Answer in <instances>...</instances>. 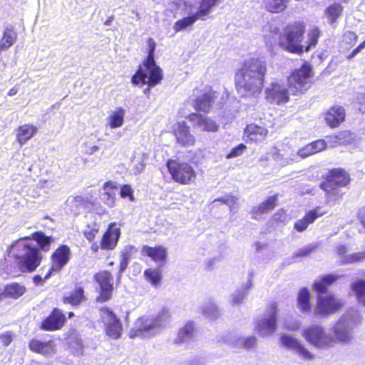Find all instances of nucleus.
<instances>
[{"instance_id": "nucleus-39", "label": "nucleus", "mask_w": 365, "mask_h": 365, "mask_svg": "<svg viewBox=\"0 0 365 365\" xmlns=\"http://www.w3.org/2000/svg\"><path fill=\"white\" fill-rule=\"evenodd\" d=\"M86 299L84 291L81 287H76L68 296L63 298L64 304H69L72 306H77Z\"/></svg>"}, {"instance_id": "nucleus-15", "label": "nucleus", "mask_w": 365, "mask_h": 365, "mask_svg": "<svg viewBox=\"0 0 365 365\" xmlns=\"http://www.w3.org/2000/svg\"><path fill=\"white\" fill-rule=\"evenodd\" d=\"M342 306V301L333 295L321 296L317 299L315 314L331 315L339 311Z\"/></svg>"}, {"instance_id": "nucleus-36", "label": "nucleus", "mask_w": 365, "mask_h": 365, "mask_svg": "<svg viewBox=\"0 0 365 365\" xmlns=\"http://www.w3.org/2000/svg\"><path fill=\"white\" fill-rule=\"evenodd\" d=\"M337 279L334 274H327L316 280L313 284V289L318 293H325L328 287Z\"/></svg>"}, {"instance_id": "nucleus-9", "label": "nucleus", "mask_w": 365, "mask_h": 365, "mask_svg": "<svg viewBox=\"0 0 365 365\" xmlns=\"http://www.w3.org/2000/svg\"><path fill=\"white\" fill-rule=\"evenodd\" d=\"M312 68L304 64L299 69L293 72L288 78L289 88L292 92L303 93L307 91L311 85Z\"/></svg>"}, {"instance_id": "nucleus-57", "label": "nucleus", "mask_w": 365, "mask_h": 365, "mask_svg": "<svg viewBox=\"0 0 365 365\" xmlns=\"http://www.w3.org/2000/svg\"><path fill=\"white\" fill-rule=\"evenodd\" d=\"M246 146L244 144H240L231 150L230 153L227 155V158H232L240 156L242 154Z\"/></svg>"}, {"instance_id": "nucleus-37", "label": "nucleus", "mask_w": 365, "mask_h": 365, "mask_svg": "<svg viewBox=\"0 0 365 365\" xmlns=\"http://www.w3.org/2000/svg\"><path fill=\"white\" fill-rule=\"evenodd\" d=\"M195 331V327L194 324L191 322H187L180 329L175 341L180 344L189 341L193 337Z\"/></svg>"}, {"instance_id": "nucleus-3", "label": "nucleus", "mask_w": 365, "mask_h": 365, "mask_svg": "<svg viewBox=\"0 0 365 365\" xmlns=\"http://www.w3.org/2000/svg\"><path fill=\"white\" fill-rule=\"evenodd\" d=\"M262 32L265 43L269 47H272L278 43L281 48L289 53H303L302 41L305 32V26L303 23L294 22L287 25L282 34L277 26L267 24L264 26Z\"/></svg>"}, {"instance_id": "nucleus-31", "label": "nucleus", "mask_w": 365, "mask_h": 365, "mask_svg": "<svg viewBox=\"0 0 365 365\" xmlns=\"http://www.w3.org/2000/svg\"><path fill=\"white\" fill-rule=\"evenodd\" d=\"M37 132V128L31 124L21 125L16 133V140L22 145L30 140Z\"/></svg>"}, {"instance_id": "nucleus-7", "label": "nucleus", "mask_w": 365, "mask_h": 365, "mask_svg": "<svg viewBox=\"0 0 365 365\" xmlns=\"http://www.w3.org/2000/svg\"><path fill=\"white\" fill-rule=\"evenodd\" d=\"M349 183V175L341 168L330 172L328 179L323 182L320 187L325 192L326 203L330 204L339 199L344 195L341 187Z\"/></svg>"}, {"instance_id": "nucleus-51", "label": "nucleus", "mask_w": 365, "mask_h": 365, "mask_svg": "<svg viewBox=\"0 0 365 365\" xmlns=\"http://www.w3.org/2000/svg\"><path fill=\"white\" fill-rule=\"evenodd\" d=\"M365 259V252H356L351 255H346L342 262L343 263H354L361 262Z\"/></svg>"}, {"instance_id": "nucleus-14", "label": "nucleus", "mask_w": 365, "mask_h": 365, "mask_svg": "<svg viewBox=\"0 0 365 365\" xmlns=\"http://www.w3.org/2000/svg\"><path fill=\"white\" fill-rule=\"evenodd\" d=\"M271 155L275 163L281 167H285L297 162L296 150L287 144H282L278 147H274L271 151Z\"/></svg>"}, {"instance_id": "nucleus-6", "label": "nucleus", "mask_w": 365, "mask_h": 365, "mask_svg": "<svg viewBox=\"0 0 365 365\" xmlns=\"http://www.w3.org/2000/svg\"><path fill=\"white\" fill-rule=\"evenodd\" d=\"M148 43V57L143 62V66L140 67L136 73L132 77V83L138 85L140 83L155 86L160 83L163 78L161 68L155 64L154 54L156 43L152 38H149Z\"/></svg>"}, {"instance_id": "nucleus-22", "label": "nucleus", "mask_w": 365, "mask_h": 365, "mask_svg": "<svg viewBox=\"0 0 365 365\" xmlns=\"http://www.w3.org/2000/svg\"><path fill=\"white\" fill-rule=\"evenodd\" d=\"M66 321L65 315L58 309H54L50 315L42 322L41 329L54 331L61 329Z\"/></svg>"}, {"instance_id": "nucleus-54", "label": "nucleus", "mask_w": 365, "mask_h": 365, "mask_svg": "<svg viewBox=\"0 0 365 365\" xmlns=\"http://www.w3.org/2000/svg\"><path fill=\"white\" fill-rule=\"evenodd\" d=\"M120 195L123 198L128 197L130 202L135 201L133 190L132 187L128 185H124L121 187Z\"/></svg>"}, {"instance_id": "nucleus-33", "label": "nucleus", "mask_w": 365, "mask_h": 365, "mask_svg": "<svg viewBox=\"0 0 365 365\" xmlns=\"http://www.w3.org/2000/svg\"><path fill=\"white\" fill-rule=\"evenodd\" d=\"M252 287V279H248L245 284L240 289H236L230 296V303L232 305H239L244 302L245 298Z\"/></svg>"}, {"instance_id": "nucleus-5", "label": "nucleus", "mask_w": 365, "mask_h": 365, "mask_svg": "<svg viewBox=\"0 0 365 365\" xmlns=\"http://www.w3.org/2000/svg\"><path fill=\"white\" fill-rule=\"evenodd\" d=\"M9 256L18 260L19 268L24 272H33L41 261L38 249L25 239L19 240L10 246Z\"/></svg>"}, {"instance_id": "nucleus-19", "label": "nucleus", "mask_w": 365, "mask_h": 365, "mask_svg": "<svg viewBox=\"0 0 365 365\" xmlns=\"http://www.w3.org/2000/svg\"><path fill=\"white\" fill-rule=\"evenodd\" d=\"M173 131L178 143L183 146H192L195 138L190 132V128L185 121H179L173 126Z\"/></svg>"}, {"instance_id": "nucleus-20", "label": "nucleus", "mask_w": 365, "mask_h": 365, "mask_svg": "<svg viewBox=\"0 0 365 365\" xmlns=\"http://www.w3.org/2000/svg\"><path fill=\"white\" fill-rule=\"evenodd\" d=\"M257 338L254 336L242 337L236 334H230L226 336L225 342L232 349L236 350L240 349H250L257 345Z\"/></svg>"}, {"instance_id": "nucleus-28", "label": "nucleus", "mask_w": 365, "mask_h": 365, "mask_svg": "<svg viewBox=\"0 0 365 365\" xmlns=\"http://www.w3.org/2000/svg\"><path fill=\"white\" fill-rule=\"evenodd\" d=\"M324 118L330 127H337L345 119L344 108L341 106H334L326 113Z\"/></svg>"}, {"instance_id": "nucleus-35", "label": "nucleus", "mask_w": 365, "mask_h": 365, "mask_svg": "<svg viewBox=\"0 0 365 365\" xmlns=\"http://www.w3.org/2000/svg\"><path fill=\"white\" fill-rule=\"evenodd\" d=\"M297 307L302 313L308 312L311 309L310 294L305 287L301 289L298 293Z\"/></svg>"}, {"instance_id": "nucleus-8", "label": "nucleus", "mask_w": 365, "mask_h": 365, "mask_svg": "<svg viewBox=\"0 0 365 365\" xmlns=\"http://www.w3.org/2000/svg\"><path fill=\"white\" fill-rule=\"evenodd\" d=\"M167 167L173 179L182 185H189L195 182L196 172L187 163L176 160H169Z\"/></svg>"}, {"instance_id": "nucleus-60", "label": "nucleus", "mask_w": 365, "mask_h": 365, "mask_svg": "<svg viewBox=\"0 0 365 365\" xmlns=\"http://www.w3.org/2000/svg\"><path fill=\"white\" fill-rule=\"evenodd\" d=\"M135 251V247L133 245H128L124 247L120 252V257L130 259L131 254Z\"/></svg>"}, {"instance_id": "nucleus-21", "label": "nucleus", "mask_w": 365, "mask_h": 365, "mask_svg": "<svg viewBox=\"0 0 365 365\" xmlns=\"http://www.w3.org/2000/svg\"><path fill=\"white\" fill-rule=\"evenodd\" d=\"M143 256L150 257L156 264L162 266L167 260L168 250L163 246L150 247L144 245L140 251Z\"/></svg>"}, {"instance_id": "nucleus-52", "label": "nucleus", "mask_w": 365, "mask_h": 365, "mask_svg": "<svg viewBox=\"0 0 365 365\" xmlns=\"http://www.w3.org/2000/svg\"><path fill=\"white\" fill-rule=\"evenodd\" d=\"M296 154H297V162L299 161L300 159L306 158L312 155H314L312 147H310L309 144L306 145L304 147L299 149L296 151Z\"/></svg>"}, {"instance_id": "nucleus-45", "label": "nucleus", "mask_w": 365, "mask_h": 365, "mask_svg": "<svg viewBox=\"0 0 365 365\" xmlns=\"http://www.w3.org/2000/svg\"><path fill=\"white\" fill-rule=\"evenodd\" d=\"M33 238L42 250L48 251L50 249L51 237L45 235L43 232H35L33 234Z\"/></svg>"}, {"instance_id": "nucleus-43", "label": "nucleus", "mask_w": 365, "mask_h": 365, "mask_svg": "<svg viewBox=\"0 0 365 365\" xmlns=\"http://www.w3.org/2000/svg\"><path fill=\"white\" fill-rule=\"evenodd\" d=\"M267 9L272 13H279L285 9L288 0H264Z\"/></svg>"}, {"instance_id": "nucleus-16", "label": "nucleus", "mask_w": 365, "mask_h": 365, "mask_svg": "<svg viewBox=\"0 0 365 365\" xmlns=\"http://www.w3.org/2000/svg\"><path fill=\"white\" fill-rule=\"evenodd\" d=\"M267 100L277 105L289 101V92L287 86L278 81L272 82L265 90Z\"/></svg>"}, {"instance_id": "nucleus-12", "label": "nucleus", "mask_w": 365, "mask_h": 365, "mask_svg": "<svg viewBox=\"0 0 365 365\" xmlns=\"http://www.w3.org/2000/svg\"><path fill=\"white\" fill-rule=\"evenodd\" d=\"M100 315L105 326V331L107 336L113 339H117L121 336L123 327L121 322L116 315L108 308H101Z\"/></svg>"}, {"instance_id": "nucleus-29", "label": "nucleus", "mask_w": 365, "mask_h": 365, "mask_svg": "<svg viewBox=\"0 0 365 365\" xmlns=\"http://www.w3.org/2000/svg\"><path fill=\"white\" fill-rule=\"evenodd\" d=\"M102 190L103 192L101 195V200L108 207H114L115 205L117 191L115 183L111 181L105 182L103 185Z\"/></svg>"}, {"instance_id": "nucleus-18", "label": "nucleus", "mask_w": 365, "mask_h": 365, "mask_svg": "<svg viewBox=\"0 0 365 365\" xmlns=\"http://www.w3.org/2000/svg\"><path fill=\"white\" fill-rule=\"evenodd\" d=\"M96 282L101 288L100 296L98 301L104 302L108 301L111 296L113 291V278L110 272L107 271L100 272L95 275Z\"/></svg>"}, {"instance_id": "nucleus-2", "label": "nucleus", "mask_w": 365, "mask_h": 365, "mask_svg": "<svg viewBox=\"0 0 365 365\" xmlns=\"http://www.w3.org/2000/svg\"><path fill=\"white\" fill-rule=\"evenodd\" d=\"M354 324L348 315H344L332 328L334 336L319 324H312L305 327L302 336L312 346L318 349H328L333 346L336 341H349L351 339L350 330L353 328Z\"/></svg>"}, {"instance_id": "nucleus-49", "label": "nucleus", "mask_w": 365, "mask_h": 365, "mask_svg": "<svg viewBox=\"0 0 365 365\" xmlns=\"http://www.w3.org/2000/svg\"><path fill=\"white\" fill-rule=\"evenodd\" d=\"M309 43L307 46H303V52L308 51L311 47L315 46L320 36V30L318 27H313L309 32Z\"/></svg>"}, {"instance_id": "nucleus-55", "label": "nucleus", "mask_w": 365, "mask_h": 365, "mask_svg": "<svg viewBox=\"0 0 365 365\" xmlns=\"http://www.w3.org/2000/svg\"><path fill=\"white\" fill-rule=\"evenodd\" d=\"M301 323L295 319H287L284 322V327L289 331H296L299 329Z\"/></svg>"}, {"instance_id": "nucleus-56", "label": "nucleus", "mask_w": 365, "mask_h": 365, "mask_svg": "<svg viewBox=\"0 0 365 365\" xmlns=\"http://www.w3.org/2000/svg\"><path fill=\"white\" fill-rule=\"evenodd\" d=\"M314 154L322 151L327 148V142L324 140H317L309 143Z\"/></svg>"}, {"instance_id": "nucleus-50", "label": "nucleus", "mask_w": 365, "mask_h": 365, "mask_svg": "<svg viewBox=\"0 0 365 365\" xmlns=\"http://www.w3.org/2000/svg\"><path fill=\"white\" fill-rule=\"evenodd\" d=\"M215 201H221L226 204L230 207V211L233 212H235L239 208L238 199L231 195H225L217 200H215Z\"/></svg>"}, {"instance_id": "nucleus-17", "label": "nucleus", "mask_w": 365, "mask_h": 365, "mask_svg": "<svg viewBox=\"0 0 365 365\" xmlns=\"http://www.w3.org/2000/svg\"><path fill=\"white\" fill-rule=\"evenodd\" d=\"M70 255L71 250L67 245L60 246L52 255V265L45 275V279H48L52 272H59L68 262Z\"/></svg>"}, {"instance_id": "nucleus-25", "label": "nucleus", "mask_w": 365, "mask_h": 365, "mask_svg": "<svg viewBox=\"0 0 365 365\" xmlns=\"http://www.w3.org/2000/svg\"><path fill=\"white\" fill-rule=\"evenodd\" d=\"M268 133V130L265 127L256 124H250L247 125L244 131V138L246 140L257 143L265 139Z\"/></svg>"}, {"instance_id": "nucleus-38", "label": "nucleus", "mask_w": 365, "mask_h": 365, "mask_svg": "<svg viewBox=\"0 0 365 365\" xmlns=\"http://www.w3.org/2000/svg\"><path fill=\"white\" fill-rule=\"evenodd\" d=\"M16 33L11 28H6L0 40V52L8 50L16 41Z\"/></svg>"}, {"instance_id": "nucleus-62", "label": "nucleus", "mask_w": 365, "mask_h": 365, "mask_svg": "<svg viewBox=\"0 0 365 365\" xmlns=\"http://www.w3.org/2000/svg\"><path fill=\"white\" fill-rule=\"evenodd\" d=\"M129 259H130L125 258V257L124 258L120 257V269H119L120 274L122 273L123 272H124L125 270V269L127 268Z\"/></svg>"}, {"instance_id": "nucleus-41", "label": "nucleus", "mask_w": 365, "mask_h": 365, "mask_svg": "<svg viewBox=\"0 0 365 365\" xmlns=\"http://www.w3.org/2000/svg\"><path fill=\"white\" fill-rule=\"evenodd\" d=\"M276 202L277 196L274 195L268 197L262 205L253 208V215H257L258 214L267 213L272 210L276 205Z\"/></svg>"}, {"instance_id": "nucleus-44", "label": "nucleus", "mask_w": 365, "mask_h": 365, "mask_svg": "<svg viewBox=\"0 0 365 365\" xmlns=\"http://www.w3.org/2000/svg\"><path fill=\"white\" fill-rule=\"evenodd\" d=\"M343 7L339 4H334L329 6L326 10V15L329 22L334 24L337 19L341 16Z\"/></svg>"}, {"instance_id": "nucleus-47", "label": "nucleus", "mask_w": 365, "mask_h": 365, "mask_svg": "<svg viewBox=\"0 0 365 365\" xmlns=\"http://www.w3.org/2000/svg\"><path fill=\"white\" fill-rule=\"evenodd\" d=\"M334 139H336L339 144L349 145L354 143L355 134L349 130H344L334 135Z\"/></svg>"}, {"instance_id": "nucleus-59", "label": "nucleus", "mask_w": 365, "mask_h": 365, "mask_svg": "<svg viewBox=\"0 0 365 365\" xmlns=\"http://www.w3.org/2000/svg\"><path fill=\"white\" fill-rule=\"evenodd\" d=\"M357 40V35L353 31H347L344 35V41L354 44Z\"/></svg>"}, {"instance_id": "nucleus-40", "label": "nucleus", "mask_w": 365, "mask_h": 365, "mask_svg": "<svg viewBox=\"0 0 365 365\" xmlns=\"http://www.w3.org/2000/svg\"><path fill=\"white\" fill-rule=\"evenodd\" d=\"M351 288L357 302L365 307V279H358L354 282Z\"/></svg>"}, {"instance_id": "nucleus-24", "label": "nucleus", "mask_w": 365, "mask_h": 365, "mask_svg": "<svg viewBox=\"0 0 365 365\" xmlns=\"http://www.w3.org/2000/svg\"><path fill=\"white\" fill-rule=\"evenodd\" d=\"M326 213L327 211L322 210L320 207H317L312 210H309L306 213L303 218L296 221L294 223V229L298 232H303L318 217L323 216Z\"/></svg>"}, {"instance_id": "nucleus-58", "label": "nucleus", "mask_w": 365, "mask_h": 365, "mask_svg": "<svg viewBox=\"0 0 365 365\" xmlns=\"http://www.w3.org/2000/svg\"><path fill=\"white\" fill-rule=\"evenodd\" d=\"M12 334L10 331L2 333L0 335V341L3 345L7 346L12 341Z\"/></svg>"}, {"instance_id": "nucleus-64", "label": "nucleus", "mask_w": 365, "mask_h": 365, "mask_svg": "<svg viewBox=\"0 0 365 365\" xmlns=\"http://www.w3.org/2000/svg\"><path fill=\"white\" fill-rule=\"evenodd\" d=\"M358 217L360 222L365 228V207H363L359 210Z\"/></svg>"}, {"instance_id": "nucleus-61", "label": "nucleus", "mask_w": 365, "mask_h": 365, "mask_svg": "<svg viewBox=\"0 0 365 365\" xmlns=\"http://www.w3.org/2000/svg\"><path fill=\"white\" fill-rule=\"evenodd\" d=\"M53 182L47 180H39L38 182V187L45 190L51 189L53 187Z\"/></svg>"}, {"instance_id": "nucleus-30", "label": "nucleus", "mask_w": 365, "mask_h": 365, "mask_svg": "<svg viewBox=\"0 0 365 365\" xmlns=\"http://www.w3.org/2000/svg\"><path fill=\"white\" fill-rule=\"evenodd\" d=\"M125 115V110L122 107H116L110 111L107 118L108 125L112 129L121 127L124 123Z\"/></svg>"}, {"instance_id": "nucleus-13", "label": "nucleus", "mask_w": 365, "mask_h": 365, "mask_svg": "<svg viewBox=\"0 0 365 365\" xmlns=\"http://www.w3.org/2000/svg\"><path fill=\"white\" fill-rule=\"evenodd\" d=\"M192 96L195 98H192L191 101L195 109L208 113L212 108L215 99L217 98V94L211 88L205 87L201 90L194 91Z\"/></svg>"}, {"instance_id": "nucleus-34", "label": "nucleus", "mask_w": 365, "mask_h": 365, "mask_svg": "<svg viewBox=\"0 0 365 365\" xmlns=\"http://www.w3.org/2000/svg\"><path fill=\"white\" fill-rule=\"evenodd\" d=\"M4 297L11 299H19L26 291L24 285L19 283H11L4 286Z\"/></svg>"}, {"instance_id": "nucleus-1", "label": "nucleus", "mask_w": 365, "mask_h": 365, "mask_svg": "<svg viewBox=\"0 0 365 365\" xmlns=\"http://www.w3.org/2000/svg\"><path fill=\"white\" fill-rule=\"evenodd\" d=\"M267 71V63L263 58H252L245 61L235 74L238 93L242 97L258 96L262 90Z\"/></svg>"}, {"instance_id": "nucleus-46", "label": "nucleus", "mask_w": 365, "mask_h": 365, "mask_svg": "<svg viewBox=\"0 0 365 365\" xmlns=\"http://www.w3.org/2000/svg\"><path fill=\"white\" fill-rule=\"evenodd\" d=\"M202 312L206 318L210 320H215L219 316V310L215 304L212 302L205 304L202 307Z\"/></svg>"}, {"instance_id": "nucleus-48", "label": "nucleus", "mask_w": 365, "mask_h": 365, "mask_svg": "<svg viewBox=\"0 0 365 365\" xmlns=\"http://www.w3.org/2000/svg\"><path fill=\"white\" fill-rule=\"evenodd\" d=\"M144 276L152 285L157 286L161 280V273L155 269H147L144 272Z\"/></svg>"}, {"instance_id": "nucleus-23", "label": "nucleus", "mask_w": 365, "mask_h": 365, "mask_svg": "<svg viewBox=\"0 0 365 365\" xmlns=\"http://www.w3.org/2000/svg\"><path fill=\"white\" fill-rule=\"evenodd\" d=\"M120 235V230L115 223L109 225L107 231L103 235L101 247L103 250H113L115 247Z\"/></svg>"}, {"instance_id": "nucleus-42", "label": "nucleus", "mask_w": 365, "mask_h": 365, "mask_svg": "<svg viewBox=\"0 0 365 365\" xmlns=\"http://www.w3.org/2000/svg\"><path fill=\"white\" fill-rule=\"evenodd\" d=\"M220 0H201L197 14L202 20H205L207 16L211 12L212 9L216 6Z\"/></svg>"}, {"instance_id": "nucleus-10", "label": "nucleus", "mask_w": 365, "mask_h": 365, "mask_svg": "<svg viewBox=\"0 0 365 365\" xmlns=\"http://www.w3.org/2000/svg\"><path fill=\"white\" fill-rule=\"evenodd\" d=\"M277 307L273 304L270 307L269 313L257 321L255 330L262 338L272 336L277 329Z\"/></svg>"}, {"instance_id": "nucleus-53", "label": "nucleus", "mask_w": 365, "mask_h": 365, "mask_svg": "<svg viewBox=\"0 0 365 365\" xmlns=\"http://www.w3.org/2000/svg\"><path fill=\"white\" fill-rule=\"evenodd\" d=\"M98 231L99 227L97 225H94L92 227L88 226L84 231V236L88 240L91 242L94 240Z\"/></svg>"}, {"instance_id": "nucleus-32", "label": "nucleus", "mask_w": 365, "mask_h": 365, "mask_svg": "<svg viewBox=\"0 0 365 365\" xmlns=\"http://www.w3.org/2000/svg\"><path fill=\"white\" fill-rule=\"evenodd\" d=\"M202 20L201 16L197 12H189V16L184 17L175 21L173 26V29L175 32L184 31L189 27H191L197 20Z\"/></svg>"}, {"instance_id": "nucleus-26", "label": "nucleus", "mask_w": 365, "mask_h": 365, "mask_svg": "<svg viewBox=\"0 0 365 365\" xmlns=\"http://www.w3.org/2000/svg\"><path fill=\"white\" fill-rule=\"evenodd\" d=\"M30 349L43 356H51L56 353V345L53 341H42L38 339H32L29 342Z\"/></svg>"}, {"instance_id": "nucleus-27", "label": "nucleus", "mask_w": 365, "mask_h": 365, "mask_svg": "<svg viewBox=\"0 0 365 365\" xmlns=\"http://www.w3.org/2000/svg\"><path fill=\"white\" fill-rule=\"evenodd\" d=\"M188 119L203 130L207 132H216L218 130V125L211 118L197 113H192Z\"/></svg>"}, {"instance_id": "nucleus-11", "label": "nucleus", "mask_w": 365, "mask_h": 365, "mask_svg": "<svg viewBox=\"0 0 365 365\" xmlns=\"http://www.w3.org/2000/svg\"><path fill=\"white\" fill-rule=\"evenodd\" d=\"M280 342L283 347L291 350L302 360L312 361L314 359V354H312L298 339L293 336L287 334H282L280 336Z\"/></svg>"}, {"instance_id": "nucleus-4", "label": "nucleus", "mask_w": 365, "mask_h": 365, "mask_svg": "<svg viewBox=\"0 0 365 365\" xmlns=\"http://www.w3.org/2000/svg\"><path fill=\"white\" fill-rule=\"evenodd\" d=\"M170 312L166 308L156 314L138 318L129 331L130 338L150 337L160 332L169 323Z\"/></svg>"}, {"instance_id": "nucleus-63", "label": "nucleus", "mask_w": 365, "mask_h": 365, "mask_svg": "<svg viewBox=\"0 0 365 365\" xmlns=\"http://www.w3.org/2000/svg\"><path fill=\"white\" fill-rule=\"evenodd\" d=\"M358 103L360 105L359 110L365 111V94H361L357 98Z\"/></svg>"}]
</instances>
